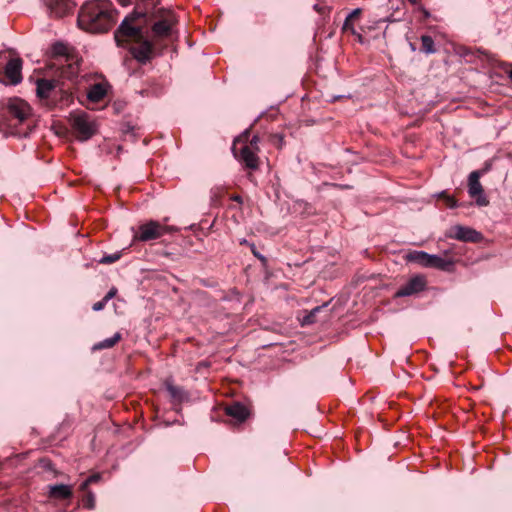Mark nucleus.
Segmentation results:
<instances>
[{
  "label": "nucleus",
  "mask_w": 512,
  "mask_h": 512,
  "mask_svg": "<svg viewBox=\"0 0 512 512\" xmlns=\"http://www.w3.org/2000/svg\"><path fill=\"white\" fill-rule=\"evenodd\" d=\"M122 6L134 4L133 13L126 16L114 33L118 46L130 44L132 56L146 64L159 54L172 39L174 14L157 8L161 0H117Z\"/></svg>",
  "instance_id": "nucleus-1"
},
{
  "label": "nucleus",
  "mask_w": 512,
  "mask_h": 512,
  "mask_svg": "<svg viewBox=\"0 0 512 512\" xmlns=\"http://www.w3.org/2000/svg\"><path fill=\"white\" fill-rule=\"evenodd\" d=\"M34 128L32 109L20 98H10L0 109V131L5 135L28 137Z\"/></svg>",
  "instance_id": "nucleus-2"
},
{
  "label": "nucleus",
  "mask_w": 512,
  "mask_h": 512,
  "mask_svg": "<svg viewBox=\"0 0 512 512\" xmlns=\"http://www.w3.org/2000/svg\"><path fill=\"white\" fill-rule=\"evenodd\" d=\"M78 25L91 33L107 32L116 22L112 3L106 0H92L84 3L78 14Z\"/></svg>",
  "instance_id": "nucleus-3"
},
{
  "label": "nucleus",
  "mask_w": 512,
  "mask_h": 512,
  "mask_svg": "<svg viewBox=\"0 0 512 512\" xmlns=\"http://www.w3.org/2000/svg\"><path fill=\"white\" fill-rule=\"evenodd\" d=\"M251 136V127L241 133L232 145V153L234 157L248 170H257L259 168L260 159L258 157L259 137Z\"/></svg>",
  "instance_id": "nucleus-4"
},
{
  "label": "nucleus",
  "mask_w": 512,
  "mask_h": 512,
  "mask_svg": "<svg viewBox=\"0 0 512 512\" xmlns=\"http://www.w3.org/2000/svg\"><path fill=\"white\" fill-rule=\"evenodd\" d=\"M12 53V50L0 52V82L17 85L22 81L23 61Z\"/></svg>",
  "instance_id": "nucleus-5"
},
{
  "label": "nucleus",
  "mask_w": 512,
  "mask_h": 512,
  "mask_svg": "<svg viewBox=\"0 0 512 512\" xmlns=\"http://www.w3.org/2000/svg\"><path fill=\"white\" fill-rule=\"evenodd\" d=\"M69 122L74 135L80 141L90 139L97 131L95 123L85 112H73L69 116Z\"/></svg>",
  "instance_id": "nucleus-6"
},
{
  "label": "nucleus",
  "mask_w": 512,
  "mask_h": 512,
  "mask_svg": "<svg viewBox=\"0 0 512 512\" xmlns=\"http://www.w3.org/2000/svg\"><path fill=\"white\" fill-rule=\"evenodd\" d=\"M176 230L177 229L174 227L162 225L158 221L150 220L139 225L138 230L133 234V242H147L151 240H156L159 239L164 234Z\"/></svg>",
  "instance_id": "nucleus-7"
},
{
  "label": "nucleus",
  "mask_w": 512,
  "mask_h": 512,
  "mask_svg": "<svg viewBox=\"0 0 512 512\" xmlns=\"http://www.w3.org/2000/svg\"><path fill=\"white\" fill-rule=\"evenodd\" d=\"M60 79H38L36 93L42 103L49 109H54L58 105L56 101L57 89L60 86Z\"/></svg>",
  "instance_id": "nucleus-8"
},
{
  "label": "nucleus",
  "mask_w": 512,
  "mask_h": 512,
  "mask_svg": "<svg viewBox=\"0 0 512 512\" xmlns=\"http://www.w3.org/2000/svg\"><path fill=\"white\" fill-rule=\"evenodd\" d=\"M447 238L456 239L462 242L478 243L483 239L480 232L462 225L451 226L445 233Z\"/></svg>",
  "instance_id": "nucleus-9"
},
{
  "label": "nucleus",
  "mask_w": 512,
  "mask_h": 512,
  "mask_svg": "<svg viewBox=\"0 0 512 512\" xmlns=\"http://www.w3.org/2000/svg\"><path fill=\"white\" fill-rule=\"evenodd\" d=\"M224 412L228 417L227 423L235 428L244 423L251 415V411L240 402L226 405Z\"/></svg>",
  "instance_id": "nucleus-10"
},
{
  "label": "nucleus",
  "mask_w": 512,
  "mask_h": 512,
  "mask_svg": "<svg viewBox=\"0 0 512 512\" xmlns=\"http://www.w3.org/2000/svg\"><path fill=\"white\" fill-rule=\"evenodd\" d=\"M427 288V279L424 275L412 276L404 285H402L395 293V298L414 296Z\"/></svg>",
  "instance_id": "nucleus-11"
},
{
  "label": "nucleus",
  "mask_w": 512,
  "mask_h": 512,
  "mask_svg": "<svg viewBox=\"0 0 512 512\" xmlns=\"http://www.w3.org/2000/svg\"><path fill=\"white\" fill-rule=\"evenodd\" d=\"M480 172H471L468 177L469 196L476 200L478 206H487L488 199L484 196V189L480 183Z\"/></svg>",
  "instance_id": "nucleus-12"
},
{
  "label": "nucleus",
  "mask_w": 512,
  "mask_h": 512,
  "mask_svg": "<svg viewBox=\"0 0 512 512\" xmlns=\"http://www.w3.org/2000/svg\"><path fill=\"white\" fill-rule=\"evenodd\" d=\"M45 4L50 14L57 18L70 14L75 7L72 0H45Z\"/></svg>",
  "instance_id": "nucleus-13"
},
{
  "label": "nucleus",
  "mask_w": 512,
  "mask_h": 512,
  "mask_svg": "<svg viewBox=\"0 0 512 512\" xmlns=\"http://www.w3.org/2000/svg\"><path fill=\"white\" fill-rule=\"evenodd\" d=\"M56 65V63L54 64ZM58 69L57 73L58 76L56 79H60L61 81L68 80L70 82L74 81V79L77 78L78 71H79V65L77 61H74L73 59L70 61H66V63H63L62 60H60V63H57Z\"/></svg>",
  "instance_id": "nucleus-14"
},
{
  "label": "nucleus",
  "mask_w": 512,
  "mask_h": 512,
  "mask_svg": "<svg viewBox=\"0 0 512 512\" xmlns=\"http://www.w3.org/2000/svg\"><path fill=\"white\" fill-rule=\"evenodd\" d=\"M73 496L72 488L65 484L49 486L48 497L55 500H70Z\"/></svg>",
  "instance_id": "nucleus-15"
},
{
  "label": "nucleus",
  "mask_w": 512,
  "mask_h": 512,
  "mask_svg": "<svg viewBox=\"0 0 512 512\" xmlns=\"http://www.w3.org/2000/svg\"><path fill=\"white\" fill-rule=\"evenodd\" d=\"M71 86L67 85L64 81H61L60 86L57 89L56 101L58 105L56 108H63L68 106L72 101V93L70 92Z\"/></svg>",
  "instance_id": "nucleus-16"
},
{
  "label": "nucleus",
  "mask_w": 512,
  "mask_h": 512,
  "mask_svg": "<svg viewBox=\"0 0 512 512\" xmlns=\"http://www.w3.org/2000/svg\"><path fill=\"white\" fill-rule=\"evenodd\" d=\"M427 267L438 268L443 271H450L453 266V261L444 259L437 255H430Z\"/></svg>",
  "instance_id": "nucleus-17"
},
{
  "label": "nucleus",
  "mask_w": 512,
  "mask_h": 512,
  "mask_svg": "<svg viewBox=\"0 0 512 512\" xmlns=\"http://www.w3.org/2000/svg\"><path fill=\"white\" fill-rule=\"evenodd\" d=\"M107 91L103 84L96 83L92 85L87 93V97L91 102H100L105 97Z\"/></svg>",
  "instance_id": "nucleus-18"
},
{
  "label": "nucleus",
  "mask_w": 512,
  "mask_h": 512,
  "mask_svg": "<svg viewBox=\"0 0 512 512\" xmlns=\"http://www.w3.org/2000/svg\"><path fill=\"white\" fill-rule=\"evenodd\" d=\"M122 339V335L119 332H116L113 337L107 338L103 341H100L92 347L93 351H99L103 349H109L114 347L120 340Z\"/></svg>",
  "instance_id": "nucleus-19"
},
{
  "label": "nucleus",
  "mask_w": 512,
  "mask_h": 512,
  "mask_svg": "<svg viewBox=\"0 0 512 512\" xmlns=\"http://www.w3.org/2000/svg\"><path fill=\"white\" fill-rule=\"evenodd\" d=\"M430 254L424 251H412L406 255V260L427 267Z\"/></svg>",
  "instance_id": "nucleus-20"
},
{
  "label": "nucleus",
  "mask_w": 512,
  "mask_h": 512,
  "mask_svg": "<svg viewBox=\"0 0 512 512\" xmlns=\"http://www.w3.org/2000/svg\"><path fill=\"white\" fill-rule=\"evenodd\" d=\"M166 389L174 401L181 402L184 399L185 392L181 387L167 383Z\"/></svg>",
  "instance_id": "nucleus-21"
},
{
  "label": "nucleus",
  "mask_w": 512,
  "mask_h": 512,
  "mask_svg": "<svg viewBox=\"0 0 512 512\" xmlns=\"http://www.w3.org/2000/svg\"><path fill=\"white\" fill-rule=\"evenodd\" d=\"M53 53L55 56H58L60 57L63 61H70L72 60L73 58L70 57V55L68 54V48L67 46H65L64 44L62 43H56L54 46H53Z\"/></svg>",
  "instance_id": "nucleus-22"
},
{
  "label": "nucleus",
  "mask_w": 512,
  "mask_h": 512,
  "mask_svg": "<svg viewBox=\"0 0 512 512\" xmlns=\"http://www.w3.org/2000/svg\"><path fill=\"white\" fill-rule=\"evenodd\" d=\"M82 492L84 493L81 499L83 507L89 510H93L96 506L94 493L88 489Z\"/></svg>",
  "instance_id": "nucleus-23"
},
{
  "label": "nucleus",
  "mask_w": 512,
  "mask_h": 512,
  "mask_svg": "<svg viewBox=\"0 0 512 512\" xmlns=\"http://www.w3.org/2000/svg\"><path fill=\"white\" fill-rule=\"evenodd\" d=\"M421 51L426 54H432L436 51L434 47V40L429 35H423L421 37Z\"/></svg>",
  "instance_id": "nucleus-24"
},
{
  "label": "nucleus",
  "mask_w": 512,
  "mask_h": 512,
  "mask_svg": "<svg viewBox=\"0 0 512 512\" xmlns=\"http://www.w3.org/2000/svg\"><path fill=\"white\" fill-rule=\"evenodd\" d=\"M361 15V9L357 8L354 9L345 19V22L343 24V30H351L354 32L353 29V21Z\"/></svg>",
  "instance_id": "nucleus-25"
},
{
  "label": "nucleus",
  "mask_w": 512,
  "mask_h": 512,
  "mask_svg": "<svg viewBox=\"0 0 512 512\" xmlns=\"http://www.w3.org/2000/svg\"><path fill=\"white\" fill-rule=\"evenodd\" d=\"M38 467L40 469H42L43 471L53 473L54 476H57V474H58V472L55 468V465L49 458L43 457V458L39 459Z\"/></svg>",
  "instance_id": "nucleus-26"
},
{
  "label": "nucleus",
  "mask_w": 512,
  "mask_h": 512,
  "mask_svg": "<svg viewBox=\"0 0 512 512\" xmlns=\"http://www.w3.org/2000/svg\"><path fill=\"white\" fill-rule=\"evenodd\" d=\"M438 198L442 200L449 208L457 207V200L453 196H450L446 191H442L438 195Z\"/></svg>",
  "instance_id": "nucleus-27"
},
{
  "label": "nucleus",
  "mask_w": 512,
  "mask_h": 512,
  "mask_svg": "<svg viewBox=\"0 0 512 512\" xmlns=\"http://www.w3.org/2000/svg\"><path fill=\"white\" fill-rule=\"evenodd\" d=\"M121 257H122L121 251L113 253V254H106L99 260V263L106 264V265L112 264V263L117 262Z\"/></svg>",
  "instance_id": "nucleus-28"
},
{
  "label": "nucleus",
  "mask_w": 512,
  "mask_h": 512,
  "mask_svg": "<svg viewBox=\"0 0 512 512\" xmlns=\"http://www.w3.org/2000/svg\"><path fill=\"white\" fill-rule=\"evenodd\" d=\"M321 307L317 306L314 309H312L304 318H303V325H310L313 324L316 321V314L320 312Z\"/></svg>",
  "instance_id": "nucleus-29"
},
{
  "label": "nucleus",
  "mask_w": 512,
  "mask_h": 512,
  "mask_svg": "<svg viewBox=\"0 0 512 512\" xmlns=\"http://www.w3.org/2000/svg\"><path fill=\"white\" fill-rule=\"evenodd\" d=\"M269 142L280 149L284 145V136L282 134H270Z\"/></svg>",
  "instance_id": "nucleus-30"
},
{
  "label": "nucleus",
  "mask_w": 512,
  "mask_h": 512,
  "mask_svg": "<svg viewBox=\"0 0 512 512\" xmlns=\"http://www.w3.org/2000/svg\"><path fill=\"white\" fill-rule=\"evenodd\" d=\"M99 479H100V475L99 474H94V475L89 476L88 478H86L81 483L80 490L81 491H86L88 489L89 485L98 482Z\"/></svg>",
  "instance_id": "nucleus-31"
},
{
  "label": "nucleus",
  "mask_w": 512,
  "mask_h": 512,
  "mask_svg": "<svg viewBox=\"0 0 512 512\" xmlns=\"http://www.w3.org/2000/svg\"><path fill=\"white\" fill-rule=\"evenodd\" d=\"M122 132L124 135H130L132 137V139H136V134H135V127L132 126L130 123H125L122 127Z\"/></svg>",
  "instance_id": "nucleus-32"
},
{
  "label": "nucleus",
  "mask_w": 512,
  "mask_h": 512,
  "mask_svg": "<svg viewBox=\"0 0 512 512\" xmlns=\"http://www.w3.org/2000/svg\"><path fill=\"white\" fill-rule=\"evenodd\" d=\"M250 248H251V252H252V254H253L256 258H258V259H259L263 264H266V262H267L266 257H265V256H263L262 254H260V253L257 251L256 246H255L254 244H251Z\"/></svg>",
  "instance_id": "nucleus-33"
},
{
  "label": "nucleus",
  "mask_w": 512,
  "mask_h": 512,
  "mask_svg": "<svg viewBox=\"0 0 512 512\" xmlns=\"http://www.w3.org/2000/svg\"><path fill=\"white\" fill-rule=\"evenodd\" d=\"M107 302L104 300V298L96 303L93 304L92 309L94 311H101L106 306Z\"/></svg>",
  "instance_id": "nucleus-34"
},
{
  "label": "nucleus",
  "mask_w": 512,
  "mask_h": 512,
  "mask_svg": "<svg viewBox=\"0 0 512 512\" xmlns=\"http://www.w3.org/2000/svg\"><path fill=\"white\" fill-rule=\"evenodd\" d=\"M117 294V289L115 287H112L109 292L104 296V300L106 302H108L110 299H112L113 297H115V295Z\"/></svg>",
  "instance_id": "nucleus-35"
},
{
  "label": "nucleus",
  "mask_w": 512,
  "mask_h": 512,
  "mask_svg": "<svg viewBox=\"0 0 512 512\" xmlns=\"http://www.w3.org/2000/svg\"><path fill=\"white\" fill-rule=\"evenodd\" d=\"M490 167L491 164L489 162H486L483 168L475 170L474 172H480V177H482L485 173H487L490 170Z\"/></svg>",
  "instance_id": "nucleus-36"
},
{
  "label": "nucleus",
  "mask_w": 512,
  "mask_h": 512,
  "mask_svg": "<svg viewBox=\"0 0 512 512\" xmlns=\"http://www.w3.org/2000/svg\"><path fill=\"white\" fill-rule=\"evenodd\" d=\"M504 71L512 81V63L505 64Z\"/></svg>",
  "instance_id": "nucleus-37"
},
{
  "label": "nucleus",
  "mask_w": 512,
  "mask_h": 512,
  "mask_svg": "<svg viewBox=\"0 0 512 512\" xmlns=\"http://www.w3.org/2000/svg\"><path fill=\"white\" fill-rule=\"evenodd\" d=\"M230 199H231L232 201H235V202H238V203H242V198H241V196H240V195H232V196L230 197Z\"/></svg>",
  "instance_id": "nucleus-38"
},
{
  "label": "nucleus",
  "mask_w": 512,
  "mask_h": 512,
  "mask_svg": "<svg viewBox=\"0 0 512 512\" xmlns=\"http://www.w3.org/2000/svg\"><path fill=\"white\" fill-rule=\"evenodd\" d=\"M332 186L339 187V188H346V189L351 188L349 185H340V184H332Z\"/></svg>",
  "instance_id": "nucleus-39"
},
{
  "label": "nucleus",
  "mask_w": 512,
  "mask_h": 512,
  "mask_svg": "<svg viewBox=\"0 0 512 512\" xmlns=\"http://www.w3.org/2000/svg\"><path fill=\"white\" fill-rule=\"evenodd\" d=\"M421 10L423 11L425 18H428L430 15L429 12L427 10H425L424 8H421Z\"/></svg>",
  "instance_id": "nucleus-40"
},
{
  "label": "nucleus",
  "mask_w": 512,
  "mask_h": 512,
  "mask_svg": "<svg viewBox=\"0 0 512 512\" xmlns=\"http://www.w3.org/2000/svg\"><path fill=\"white\" fill-rule=\"evenodd\" d=\"M411 4L416 5L419 0H408Z\"/></svg>",
  "instance_id": "nucleus-41"
}]
</instances>
